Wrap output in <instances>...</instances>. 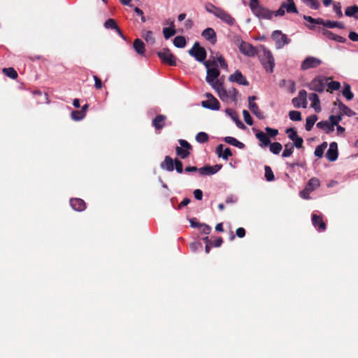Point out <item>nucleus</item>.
<instances>
[{"mask_svg": "<svg viewBox=\"0 0 358 358\" xmlns=\"http://www.w3.org/2000/svg\"><path fill=\"white\" fill-rule=\"evenodd\" d=\"M70 205L72 208L76 211H83L86 208L85 202L83 199L78 198L71 199L70 200Z\"/></svg>", "mask_w": 358, "mask_h": 358, "instance_id": "nucleus-18", "label": "nucleus"}, {"mask_svg": "<svg viewBox=\"0 0 358 358\" xmlns=\"http://www.w3.org/2000/svg\"><path fill=\"white\" fill-rule=\"evenodd\" d=\"M322 34L327 38H328L329 39H331V40H334V41H338V42L343 43L345 41V39L342 36L336 35L334 33H332L331 31H328L327 29H323L322 30Z\"/></svg>", "mask_w": 358, "mask_h": 358, "instance_id": "nucleus-25", "label": "nucleus"}, {"mask_svg": "<svg viewBox=\"0 0 358 358\" xmlns=\"http://www.w3.org/2000/svg\"><path fill=\"white\" fill-rule=\"evenodd\" d=\"M176 153L179 155L182 159H185L189 155V152L187 149H183L181 147H176Z\"/></svg>", "mask_w": 358, "mask_h": 358, "instance_id": "nucleus-44", "label": "nucleus"}, {"mask_svg": "<svg viewBox=\"0 0 358 358\" xmlns=\"http://www.w3.org/2000/svg\"><path fill=\"white\" fill-rule=\"evenodd\" d=\"M317 120V117L315 115H310L306 118V129L307 131H310L315 122Z\"/></svg>", "mask_w": 358, "mask_h": 358, "instance_id": "nucleus-36", "label": "nucleus"}, {"mask_svg": "<svg viewBox=\"0 0 358 358\" xmlns=\"http://www.w3.org/2000/svg\"><path fill=\"white\" fill-rule=\"evenodd\" d=\"M220 8L215 7V6L210 4L206 6V10L208 12L214 14L216 16V13L220 10Z\"/></svg>", "mask_w": 358, "mask_h": 358, "instance_id": "nucleus-58", "label": "nucleus"}, {"mask_svg": "<svg viewBox=\"0 0 358 358\" xmlns=\"http://www.w3.org/2000/svg\"><path fill=\"white\" fill-rule=\"evenodd\" d=\"M306 5L312 9H318L320 3L317 0H301Z\"/></svg>", "mask_w": 358, "mask_h": 358, "instance_id": "nucleus-43", "label": "nucleus"}, {"mask_svg": "<svg viewBox=\"0 0 358 358\" xmlns=\"http://www.w3.org/2000/svg\"><path fill=\"white\" fill-rule=\"evenodd\" d=\"M294 150V145L293 143H287L285 145V150L282 154V157H289Z\"/></svg>", "mask_w": 358, "mask_h": 358, "instance_id": "nucleus-38", "label": "nucleus"}, {"mask_svg": "<svg viewBox=\"0 0 358 358\" xmlns=\"http://www.w3.org/2000/svg\"><path fill=\"white\" fill-rule=\"evenodd\" d=\"M255 96L249 97V108L255 115H257V117H258L259 118H263L264 114L259 110L257 103L255 102Z\"/></svg>", "mask_w": 358, "mask_h": 358, "instance_id": "nucleus-20", "label": "nucleus"}, {"mask_svg": "<svg viewBox=\"0 0 358 358\" xmlns=\"http://www.w3.org/2000/svg\"><path fill=\"white\" fill-rule=\"evenodd\" d=\"M173 44L177 48H184L186 45V39L184 36H176L173 40Z\"/></svg>", "mask_w": 358, "mask_h": 358, "instance_id": "nucleus-33", "label": "nucleus"}, {"mask_svg": "<svg viewBox=\"0 0 358 358\" xmlns=\"http://www.w3.org/2000/svg\"><path fill=\"white\" fill-rule=\"evenodd\" d=\"M234 43L238 47L241 52L248 57H253L257 53L256 49L252 45L243 41L238 36L234 37Z\"/></svg>", "mask_w": 358, "mask_h": 358, "instance_id": "nucleus-4", "label": "nucleus"}, {"mask_svg": "<svg viewBox=\"0 0 358 358\" xmlns=\"http://www.w3.org/2000/svg\"><path fill=\"white\" fill-rule=\"evenodd\" d=\"M334 10L339 17H341L343 15V13L341 11V6L339 3H336L334 4Z\"/></svg>", "mask_w": 358, "mask_h": 358, "instance_id": "nucleus-57", "label": "nucleus"}, {"mask_svg": "<svg viewBox=\"0 0 358 358\" xmlns=\"http://www.w3.org/2000/svg\"><path fill=\"white\" fill-rule=\"evenodd\" d=\"M265 178L269 182L273 181L275 179L274 174L271 167L268 166H265Z\"/></svg>", "mask_w": 358, "mask_h": 358, "instance_id": "nucleus-46", "label": "nucleus"}, {"mask_svg": "<svg viewBox=\"0 0 358 358\" xmlns=\"http://www.w3.org/2000/svg\"><path fill=\"white\" fill-rule=\"evenodd\" d=\"M105 27L107 29H114L117 31V32L122 36L123 37V35L121 32V31L120 30V29L117 27V25L115 22V21L113 19H108V20H106V22H105Z\"/></svg>", "mask_w": 358, "mask_h": 358, "instance_id": "nucleus-31", "label": "nucleus"}, {"mask_svg": "<svg viewBox=\"0 0 358 358\" xmlns=\"http://www.w3.org/2000/svg\"><path fill=\"white\" fill-rule=\"evenodd\" d=\"M322 64V61L315 57H306L301 64V69L303 71H306L310 69L317 68Z\"/></svg>", "mask_w": 358, "mask_h": 358, "instance_id": "nucleus-8", "label": "nucleus"}, {"mask_svg": "<svg viewBox=\"0 0 358 358\" xmlns=\"http://www.w3.org/2000/svg\"><path fill=\"white\" fill-rule=\"evenodd\" d=\"M308 99L311 102L310 106L313 108L316 113L321 111L320 101L317 94L312 93L309 94Z\"/></svg>", "mask_w": 358, "mask_h": 358, "instance_id": "nucleus-19", "label": "nucleus"}, {"mask_svg": "<svg viewBox=\"0 0 358 358\" xmlns=\"http://www.w3.org/2000/svg\"><path fill=\"white\" fill-rule=\"evenodd\" d=\"M166 117L162 115H157L152 121V124L156 129H161L164 127Z\"/></svg>", "mask_w": 358, "mask_h": 358, "instance_id": "nucleus-24", "label": "nucleus"}, {"mask_svg": "<svg viewBox=\"0 0 358 358\" xmlns=\"http://www.w3.org/2000/svg\"><path fill=\"white\" fill-rule=\"evenodd\" d=\"M161 167L168 171H172L174 169L173 161L169 156H166L164 161L162 163Z\"/></svg>", "mask_w": 358, "mask_h": 358, "instance_id": "nucleus-23", "label": "nucleus"}, {"mask_svg": "<svg viewBox=\"0 0 358 358\" xmlns=\"http://www.w3.org/2000/svg\"><path fill=\"white\" fill-rule=\"evenodd\" d=\"M202 36L212 43L216 42V33L212 28H207L202 32Z\"/></svg>", "mask_w": 358, "mask_h": 358, "instance_id": "nucleus-21", "label": "nucleus"}, {"mask_svg": "<svg viewBox=\"0 0 358 358\" xmlns=\"http://www.w3.org/2000/svg\"><path fill=\"white\" fill-rule=\"evenodd\" d=\"M320 185V180L315 177L310 178L306 185V187L311 192L319 187Z\"/></svg>", "mask_w": 358, "mask_h": 358, "instance_id": "nucleus-29", "label": "nucleus"}, {"mask_svg": "<svg viewBox=\"0 0 358 358\" xmlns=\"http://www.w3.org/2000/svg\"><path fill=\"white\" fill-rule=\"evenodd\" d=\"M158 56L163 62H165L171 66H175L176 64L175 57L168 49H164L158 52Z\"/></svg>", "mask_w": 358, "mask_h": 358, "instance_id": "nucleus-12", "label": "nucleus"}, {"mask_svg": "<svg viewBox=\"0 0 358 358\" xmlns=\"http://www.w3.org/2000/svg\"><path fill=\"white\" fill-rule=\"evenodd\" d=\"M243 115L244 120L245 121V122L247 124H248L249 125H252V117L250 116V113L247 110H243Z\"/></svg>", "mask_w": 358, "mask_h": 358, "instance_id": "nucleus-54", "label": "nucleus"}, {"mask_svg": "<svg viewBox=\"0 0 358 358\" xmlns=\"http://www.w3.org/2000/svg\"><path fill=\"white\" fill-rule=\"evenodd\" d=\"M189 54L194 57L199 62H205L206 58V50L201 47L199 43L196 42L193 47L189 50Z\"/></svg>", "mask_w": 358, "mask_h": 358, "instance_id": "nucleus-6", "label": "nucleus"}, {"mask_svg": "<svg viewBox=\"0 0 358 358\" xmlns=\"http://www.w3.org/2000/svg\"><path fill=\"white\" fill-rule=\"evenodd\" d=\"M71 118L75 121L82 120L86 115L81 110H74L71 114Z\"/></svg>", "mask_w": 358, "mask_h": 358, "instance_id": "nucleus-41", "label": "nucleus"}, {"mask_svg": "<svg viewBox=\"0 0 358 358\" xmlns=\"http://www.w3.org/2000/svg\"><path fill=\"white\" fill-rule=\"evenodd\" d=\"M201 227L202 228V229H201L202 233H203L206 235L209 234L211 231V227L208 224H202Z\"/></svg>", "mask_w": 358, "mask_h": 358, "instance_id": "nucleus-60", "label": "nucleus"}, {"mask_svg": "<svg viewBox=\"0 0 358 358\" xmlns=\"http://www.w3.org/2000/svg\"><path fill=\"white\" fill-rule=\"evenodd\" d=\"M206 99L203 101L201 105L206 108L217 110L220 108V103L217 99L211 94H206Z\"/></svg>", "mask_w": 358, "mask_h": 358, "instance_id": "nucleus-9", "label": "nucleus"}, {"mask_svg": "<svg viewBox=\"0 0 358 358\" xmlns=\"http://www.w3.org/2000/svg\"><path fill=\"white\" fill-rule=\"evenodd\" d=\"M231 155H232V152H231V149L229 148H226L223 151V153L222 155V158L225 160H227L229 159V157H231Z\"/></svg>", "mask_w": 358, "mask_h": 358, "instance_id": "nucleus-56", "label": "nucleus"}, {"mask_svg": "<svg viewBox=\"0 0 358 358\" xmlns=\"http://www.w3.org/2000/svg\"><path fill=\"white\" fill-rule=\"evenodd\" d=\"M331 125H334V132L336 131L337 133L341 134L345 129L343 127L338 124L339 118L337 117L331 116L330 117Z\"/></svg>", "mask_w": 358, "mask_h": 358, "instance_id": "nucleus-28", "label": "nucleus"}, {"mask_svg": "<svg viewBox=\"0 0 358 358\" xmlns=\"http://www.w3.org/2000/svg\"><path fill=\"white\" fill-rule=\"evenodd\" d=\"M285 7L283 6V3L281 5V6L273 13V15L275 16H282L285 14Z\"/></svg>", "mask_w": 358, "mask_h": 358, "instance_id": "nucleus-61", "label": "nucleus"}, {"mask_svg": "<svg viewBox=\"0 0 358 358\" xmlns=\"http://www.w3.org/2000/svg\"><path fill=\"white\" fill-rule=\"evenodd\" d=\"M222 167L221 164H216L215 166H209L206 165L200 169H199V172L201 175L203 176H210L213 175L218 172Z\"/></svg>", "mask_w": 358, "mask_h": 358, "instance_id": "nucleus-14", "label": "nucleus"}, {"mask_svg": "<svg viewBox=\"0 0 358 358\" xmlns=\"http://www.w3.org/2000/svg\"><path fill=\"white\" fill-rule=\"evenodd\" d=\"M271 36L273 40L275 42L276 48L278 49L282 48L289 42L287 36L278 30L274 31Z\"/></svg>", "mask_w": 358, "mask_h": 358, "instance_id": "nucleus-7", "label": "nucleus"}, {"mask_svg": "<svg viewBox=\"0 0 358 358\" xmlns=\"http://www.w3.org/2000/svg\"><path fill=\"white\" fill-rule=\"evenodd\" d=\"M289 118L293 121H299L301 120V115L299 111L292 110L289 113Z\"/></svg>", "mask_w": 358, "mask_h": 358, "instance_id": "nucleus-47", "label": "nucleus"}, {"mask_svg": "<svg viewBox=\"0 0 358 358\" xmlns=\"http://www.w3.org/2000/svg\"><path fill=\"white\" fill-rule=\"evenodd\" d=\"M329 79L322 76L315 78L309 84V87L312 90L322 92L324 90L325 82Z\"/></svg>", "mask_w": 358, "mask_h": 358, "instance_id": "nucleus-10", "label": "nucleus"}, {"mask_svg": "<svg viewBox=\"0 0 358 358\" xmlns=\"http://www.w3.org/2000/svg\"><path fill=\"white\" fill-rule=\"evenodd\" d=\"M217 91L219 97L223 101L226 102L234 101L235 102L237 99L238 91L234 88L231 87L229 89H224L223 86L220 84L217 87L215 88Z\"/></svg>", "mask_w": 358, "mask_h": 358, "instance_id": "nucleus-2", "label": "nucleus"}, {"mask_svg": "<svg viewBox=\"0 0 358 358\" xmlns=\"http://www.w3.org/2000/svg\"><path fill=\"white\" fill-rule=\"evenodd\" d=\"M292 103L296 108L307 107V92L305 90H301L296 97L292 99Z\"/></svg>", "mask_w": 358, "mask_h": 358, "instance_id": "nucleus-11", "label": "nucleus"}, {"mask_svg": "<svg viewBox=\"0 0 358 358\" xmlns=\"http://www.w3.org/2000/svg\"><path fill=\"white\" fill-rule=\"evenodd\" d=\"M312 222L313 226L317 228L319 231H324L326 229V224L322 220V217L321 215H317L316 214L312 215Z\"/></svg>", "mask_w": 358, "mask_h": 358, "instance_id": "nucleus-17", "label": "nucleus"}, {"mask_svg": "<svg viewBox=\"0 0 358 358\" xmlns=\"http://www.w3.org/2000/svg\"><path fill=\"white\" fill-rule=\"evenodd\" d=\"M336 105H338L339 109L345 115H352L354 114L352 110L350 109L348 106L344 105L342 102L338 101L335 103Z\"/></svg>", "mask_w": 358, "mask_h": 358, "instance_id": "nucleus-37", "label": "nucleus"}, {"mask_svg": "<svg viewBox=\"0 0 358 358\" xmlns=\"http://www.w3.org/2000/svg\"><path fill=\"white\" fill-rule=\"evenodd\" d=\"M315 155L318 158H321L324 155V150H322V148H320L319 146H317L315 152Z\"/></svg>", "mask_w": 358, "mask_h": 358, "instance_id": "nucleus-64", "label": "nucleus"}, {"mask_svg": "<svg viewBox=\"0 0 358 358\" xmlns=\"http://www.w3.org/2000/svg\"><path fill=\"white\" fill-rule=\"evenodd\" d=\"M204 66L207 69L206 81L215 89L220 83L217 80L220 71L217 67H212L210 61L204 62Z\"/></svg>", "mask_w": 358, "mask_h": 358, "instance_id": "nucleus-3", "label": "nucleus"}, {"mask_svg": "<svg viewBox=\"0 0 358 358\" xmlns=\"http://www.w3.org/2000/svg\"><path fill=\"white\" fill-rule=\"evenodd\" d=\"M236 234L238 238H243L245 236V230L243 227H239L236 231Z\"/></svg>", "mask_w": 358, "mask_h": 358, "instance_id": "nucleus-62", "label": "nucleus"}, {"mask_svg": "<svg viewBox=\"0 0 358 358\" xmlns=\"http://www.w3.org/2000/svg\"><path fill=\"white\" fill-rule=\"evenodd\" d=\"M194 196L196 199L197 200H201L203 198V192L201 189H197L194 191Z\"/></svg>", "mask_w": 358, "mask_h": 358, "instance_id": "nucleus-63", "label": "nucleus"}, {"mask_svg": "<svg viewBox=\"0 0 358 358\" xmlns=\"http://www.w3.org/2000/svg\"><path fill=\"white\" fill-rule=\"evenodd\" d=\"M357 13H358V6H349L345 11V15L349 17L353 16Z\"/></svg>", "mask_w": 358, "mask_h": 358, "instance_id": "nucleus-48", "label": "nucleus"}, {"mask_svg": "<svg viewBox=\"0 0 358 358\" xmlns=\"http://www.w3.org/2000/svg\"><path fill=\"white\" fill-rule=\"evenodd\" d=\"M283 6L287 13H298V10L295 6L294 2H288V3H283Z\"/></svg>", "mask_w": 358, "mask_h": 358, "instance_id": "nucleus-42", "label": "nucleus"}, {"mask_svg": "<svg viewBox=\"0 0 358 358\" xmlns=\"http://www.w3.org/2000/svg\"><path fill=\"white\" fill-rule=\"evenodd\" d=\"M229 80L245 86H248L249 85L245 77H244L239 71H236L233 74H231L229 77Z\"/></svg>", "mask_w": 358, "mask_h": 358, "instance_id": "nucleus-15", "label": "nucleus"}, {"mask_svg": "<svg viewBox=\"0 0 358 358\" xmlns=\"http://www.w3.org/2000/svg\"><path fill=\"white\" fill-rule=\"evenodd\" d=\"M253 14L259 18L271 19L273 16V12L262 7L259 3L250 6Z\"/></svg>", "mask_w": 358, "mask_h": 358, "instance_id": "nucleus-5", "label": "nucleus"}, {"mask_svg": "<svg viewBox=\"0 0 358 358\" xmlns=\"http://www.w3.org/2000/svg\"><path fill=\"white\" fill-rule=\"evenodd\" d=\"M196 140L200 143H204L208 141L209 136H196Z\"/></svg>", "mask_w": 358, "mask_h": 358, "instance_id": "nucleus-59", "label": "nucleus"}, {"mask_svg": "<svg viewBox=\"0 0 358 358\" xmlns=\"http://www.w3.org/2000/svg\"><path fill=\"white\" fill-rule=\"evenodd\" d=\"M338 155L337 143L333 142L330 143L329 148L326 153V157L330 162H334L337 159Z\"/></svg>", "mask_w": 358, "mask_h": 358, "instance_id": "nucleus-16", "label": "nucleus"}, {"mask_svg": "<svg viewBox=\"0 0 358 358\" xmlns=\"http://www.w3.org/2000/svg\"><path fill=\"white\" fill-rule=\"evenodd\" d=\"M143 37L144 38L147 43H150L151 44H153L155 43L154 34L151 31H144L143 32Z\"/></svg>", "mask_w": 358, "mask_h": 358, "instance_id": "nucleus-39", "label": "nucleus"}, {"mask_svg": "<svg viewBox=\"0 0 358 358\" xmlns=\"http://www.w3.org/2000/svg\"><path fill=\"white\" fill-rule=\"evenodd\" d=\"M224 141L226 143H227L231 145L236 146L241 149H242L245 147V145L243 143L238 141L237 139H236L235 138L231 137V136H226L224 138Z\"/></svg>", "mask_w": 358, "mask_h": 358, "instance_id": "nucleus-27", "label": "nucleus"}, {"mask_svg": "<svg viewBox=\"0 0 358 358\" xmlns=\"http://www.w3.org/2000/svg\"><path fill=\"white\" fill-rule=\"evenodd\" d=\"M303 19L305 20H306L308 22H309L310 24H306V27L309 29H314V25L315 24V18H313L312 17L310 16H307V15H303Z\"/></svg>", "mask_w": 358, "mask_h": 358, "instance_id": "nucleus-49", "label": "nucleus"}, {"mask_svg": "<svg viewBox=\"0 0 358 358\" xmlns=\"http://www.w3.org/2000/svg\"><path fill=\"white\" fill-rule=\"evenodd\" d=\"M270 151L275 155H278L282 150V145L280 143L275 142L270 144Z\"/></svg>", "mask_w": 358, "mask_h": 358, "instance_id": "nucleus-40", "label": "nucleus"}, {"mask_svg": "<svg viewBox=\"0 0 358 358\" xmlns=\"http://www.w3.org/2000/svg\"><path fill=\"white\" fill-rule=\"evenodd\" d=\"M343 95L348 99L351 100L354 97L353 93L351 92V88L350 85L345 83L344 85V88L343 90Z\"/></svg>", "mask_w": 358, "mask_h": 358, "instance_id": "nucleus-34", "label": "nucleus"}, {"mask_svg": "<svg viewBox=\"0 0 358 358\" xmlns=\"http://www.w3.org/2000/svg\"><path fill=\"white\" fill-rule=\"evenodd\" d=\"M171 27H166L163 29V34L166 39H169L170 37L176 34V30L174 29L173 22H171Z\"/></svg>", "mask_w": 358, "mask_h": 358, "instance_id": "nucleus-32", "label": "nucleus"}, {"mask_svg": "<svg viewBox=\"0 0 358 358\" xmlns=\"http://www.w3.org/2000/svg\"><path fill=\"white\" fill-rule=\"evenodd\" d=\"M289 137L294 141V146H296L297 148H302L303 145V139L299 136H289Z\"/></svg>", "mask_w": 358, "mask_h": 358, "instance_id": "nucleus-45", "label": "nucleus"}, {"mask_svg": "<svg viewBox=\"0 0 358 358\" xmlns=\"http://www.w3.org/2000/svg\"><path fill=\"white\" fill-rule=\"evenodd\" d=\"M3 73L8 77L12 79H16L17 78V71L12 67L10 68H4L3 69Z\"/></svg>", "mask_w": 358, "mask_h": 358, "instance_id": "nucleus-35", "label": "nucleus"}, {"mask_svg": "<svg viewBox=\"0 0 358 358\" xmlns=\"http://www.w3.org/2000/svg\"><path fill=\"white\" fill-rule=\"evenodd\" d=\"M175 163V168L178 173H181L183 171V166L182 162H180L179 159H176L174 161Z\"/></svg>", "mask_w": 358, "mask_h": 358, "instance_id": "nucleus-52", "label": "nucleus"}, {"mask_svg": "<svg viewBox=\"0 0 358 358\" xmlns=\"http://www.w3.org/2000/svg\"><path fill=\"white\" fill-rule=\"evenodd\" d=\"M259 57L261 63L266 71L269 73L273 72L275 66V62L271 52L264 46L261 45L259 47Z\"/></svg>", "mask_w": 358, "mask_h": 358, "instance_id": "nucleus-1", "label": "nucleus"}, {"mask_svg": "<svg viewBox=\"0 0 358 358\" xmlns=\"http://www.w3.org/2000/svg\"><path fill=\"white\" fill-rule=\"evenodd\" d=\"M259 141V145L262 148H266L270 146L271 144L270 136H256Z\"/></svg>", "mask_w": 358, "mask_h": 358, "instance_id": "nucleus-30", "label": "nucleus"}, {"mask_svg": "<svg viewBox=\"0 0 358 358\" xmlns=\"http://www.w3.org/2000/svg\"><path fill=\"white\" fill-rule=\"evenodd\" d=\"M310 192H312L306 187L302 191L300 192L299 195L304 199H310Z\"/></svg>", "mask_w": 358, "mask_h": 358, "instance_id": "nucleus-51", "label": "nucleus"}, {"mask_svg": "<svg viewBox=\"0 0 358 358\" xmlns=\"http://www.w3.org/2000/svg\"><path fill=\"white\" fill-rule=\"evenodd\" d=\"M134 48L136 52L141 56L144 55L145 53V45L142 41L137 38L134 41Z\"/></svg>", "mask_w": 358, "mask_h": 358, "instance_id": "nucleus-22", "label": "nucleus"}, {"mask_svg": "<svg viewBox=\"0 0 358 358\" xmlns=\"http://www.w3.org/2000/svg\"><path fill=\"white\" fill-rule=\"evenodd\" d=\"M216 17L228 25L232 26L235 23V19L226 10L220 8L216 13Z\"/></svg>", "mask_w": 358, "mask_h": 358, "instance_id": "nucleus-13", "label": "nucleus"}, {"mask_svg": "<svg viewBox=\"0 0 358 358\" xmlns=\"http://www.w3.org/2000/svg\"><path fill=\"white\" fill-rule=\"evenodd\" d=\"M328 85V90L334 91V90H338L341 87V84L339 82L337 81H331L327 83Z\"/></svg>", "mask_w": 358, "mask_h": 358, "instance_id": "nucleus-50", "label": "nucleus"}, {"mask_svg": "<svg viewBox=\"0 0 358 358\" xmlns=\"http://www.w3.org/2000/svg\"><path fill=\"white\" fill-rule=\"evenodd\" d=\"M226 113L231 117L234 121H238V114L232 109H227Z\"/></svg>", "mask_w": 358, "mask_h": 358, "instance_id": "nucleus-55", "label": "nucleus"}, {"mask_svg": "<svg viewBox=\"0 0 358 358\" xmlns=\"http://www.w3.org/2000/svg\"><path fill=\"white\" fill-rule=\"evenodd\" d=\"M317 127L323 129L326 133L334 132V125H331V121L318 122Z\"/></svg>", "mask_w": 358, "mask_h": 358, "instance_id": "nucleus-26", "label": "nucleus"}, {"mask_svg": "<svg viewBox=\"0 0 358 358\" xmlns=\"http://www.w3.org/2000/svg\"><path fill=\"white\" fill-rule=\"evenodd\" d=\"M217 62H219L220 66L227 70L228 68V66H227V63L226 62L224 57L221 55H220L217 56Z\"/></svg>", "mask_w": 358, "mask_h": 358, "instance_id": "nucleus-53", "label": "nucleus"}]
</instances>
